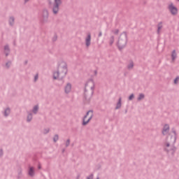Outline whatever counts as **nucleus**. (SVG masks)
Returning <instances> with one entry per match:
<instances>
[{
  "instance_id": "21",
  "label": "nucleus",
  "mask_w": 179,
  "mask_h": 179,
  "mask_svg": "<svg viewBox=\"0 0 179 179\" xmlns=\"http://www.w3.org/2000/svg\"><path fill=\"white\" fill-rule=\"evenodd\" d=\"M145 96L144 93H140L138 94L137 100H138V101L143 100V99H145Z\"/></svg>"
},
{
  "instance_id": "18",
  "label": "nucleus",
  "mask_w": 179,
  "mask_h": 179,
  "mask_svg": "<svg viewBox=\"0 0 179 179\" xmlns=\"http://www.w3.org/2000/svg\"><path fill=\"white\" fill-rule=\"evenodd\" d=\"M31 120H33V114H32V113H28V115H27V122H30V121H31Z\"/></svg>"
},
{
  "instance_id": "10",
  "label": "nucleus",
  "mask_w": 179,
  "mask_h": 179,
  "mask_svg": "<svg viewBox=\"0 0 179 179\" xmlns=\"http://www.w3.org/2000/svg\"><path fill=\"white\" fill-rule=\"evenodd\" d=\"M71 89L72 85L71 83H70V82H69L68 83H66L64 87V92L66 93V94H68L69 93H70V92H71Z\"/></svg>"
},
{
  "instance_id": "29",
  "label": "nucleus",
  "mask_w": 179,
  "mask_h": 179,
  "mask_svg": "<svg viewBox=\"0 0 179 179\" xmlns=\"http://www.w3.org/2000/svg\"><path fill=\"white\" fill-rule=\"evenodd\" d=\"M70 143H71V139H70V138H68V139L66 140V148H67L68 146H69Z\"/></svg>"
},
{
  "instance_id": "45",
  "label": "nucleus",
  "mask_w": 179,
  "mask_h": 179,
  "mask_svg": "<svg viewBox=\"0 0 179 179\" xmlns=\"http://www.w3.org/2000/svg\"><path fill=\"white\" fill-rule=\"evenodd\" d=\"M127 111H128V110H125V113H127Z\"/></svg>"
},
{
  "instance_id": "6",
  "label": "nucleus",
  "mask_w": 179,
  "mask_h": 179,
  "mask_svg": "<svg viewBox=\"0 0 179 179\" xmlns=\"http://www.w3.org/2000/svg\"><path fill=\"white\" fill-rule=\"evenodd\" d=\"M49 22V13L48 9H43L42 11V19L41 23H48Z\"/></svg>"
},
{
  "instance_id": "4",
  "label": "nucleus",
  "mask_w": 179,
  "mask_h": 179,
  "mask_svg": "<svg viewBox=\"0 0 179 179\" xmlns=\"http://www.w3.org/2000/svg\"><path fill=\"white\" fill-rule=\"evenodd\" d=\"M89 81L92 83V86H91L92 92L90 94H88L87 90L85 87V93H84V99L85 100L86 103H90L91 99L94 93V89H95V83L94 79H90Z\"/></svg>"
},
{
  "instance_id": "24",
  "label": "nucleus",
  "mask_w": 179,
  "mask_h": 179,
  "mask_svg": "<svg viewBox=\"0 0 179 179\" xmlns=\"http://www.w3.org/2000/svg\"><path fill=\"white\" fill-rule=\"evenodd\" d=\"M162 22H160V23H159V24H158V27H157V34H160V30L163 27V26H162Z\"/></svg>"
},
{
  "instance_id": "22",
  "label": "nucleus",
  "mask_w": 179,
  "mask_h": 179,
  "mask_svg": "<svg viewBox=\"0 0 179 179\" xmlns=\"http://www.w3.org/2000/svg\"><path fill=\"white\" fill-rule=\"evenodd\" d=\"M114 41H115V37H114V36H111L109 40V45H113Z\"/></svg>"
},
{
  "instance_id": "37",
  "label": "nucleus",
  "mask_w": 179,
  "mask_h": 179,
  "mask_svg": "<svg viewBox=\"0 0 179 179\" xmlns=\"http://www.w3.org/2000/svg\"><path fill=\"white\" fill-rule=\"evenodd\" d=\"M10 52H4L6 57H8Z\"/></svg>"
},
{
  "instance_id": "25",
  "label": "nucleus",
  "mask_w": 179,
  "mask_h": 179,
  "mask_svg": "<svg viewBox=\"0 0 179 179\" xmlns=\"http://www.w3.org/2000/svg\"><path fill=\"white\" fill-rule=\"evenodd\" d=\"M4 52H10V48L8 44H6V45H4Z\"/></svg>"
},
{
  "instance_id": "48",
  "label": "nucleus",
  "mask_w": 179,
  "mask_h": 179,
  "mask_svg": "<svg viewBox=\"0 0 179 179\" xmlns=\"http://www.w3.org/2000/svg\"><path fill=\"white\" fill-rule=\"evenodd\" d=\"M96 179H99V178H96Z\"/></svg>"
},
{
  "instance_id": "12",
  "label": "nucleus",
  "mask_w": 179,
  "mask_h": 179,
  "mask_svg": "<svg viewBox=\"0 0 179 179\" xmlns=\"http://www.w3.org/2000/svg\"><path fill=\"white\" fill-rule=\"evenodd\" d=\"M170 131V125L169 124H165L164 125L163 129H162V134L163 135H166V134L169 133Z\"/></svg>"
},
{
  "instance_id": "13",
  "label": "nucleus",
  "mask_w": 179,
  "mask_h": 179,
  "mask_svg": "<svg viewBox=\"0 0 179 179\" xmlns=\"http://www.w3.org/2000/svg\"><path fill=\"white\" fill-rule=\"evenodd\" d=\"M91 38H92L91 33H88L85 39L87 47H90V45H91Z\"/></svg>"
},
{
  "instance_id": "8",
  "label": "nucleus",
  "mask_w": 179,
  "mask_h": 179,
  "mask_svg": "<svg viewBox=\"0 0 179 179\" xmlns=\"http://www.w3.org/2000/svg\"><path fill=\"white\" fill-rule=\"evenodd\" d=\"M17 178L21 179L23 177V169L20 166H19L17 169Z\"/></svg>"
},
{
  "instance_id": "33",
  "label": "nucleus",
  "mask_w": 179,
  "mask_h": 179,
  "mask_svg": "<svg viewBox=\"0 0 179 179\" xmlns=\"http://www.w3.org/2000/svg\"><path fill=\"white\" fill-rule=\"evenodd\" d=\"M38 79V73H36L34 76V82H36V80Z\"/></svg>"
},
{
  "instance_id": "26",
  "label": "nucleus",
  "mask_w": 179,
  "mask_h": 179,
  "mask_svg": "<svg viewBox=\"0 0 179 179\" xmlns=\"http://www.w3.org/2000/svg\"><path fill=\"white\" fill-rule=\"evenodd\" d=\"M90 113V110H88V111H87L85 115H84V117H83V121H85V119L87 118V117L89 115Z\"/></svg>"
},
{
  "instance_id": "2",
  "label": "nucleus",
  "mask_w": 179,
  "mask_h": 179,
  "mask_svg": "<svg viewBox=\"0 0 179 179\" xmlns=\"http://www.w3.org/2000/svg\"><path fill=\"white\" fill-rule=\"evenodd\" d=\"M172 132L174 134V136L171 135V138H173V141L171 145L170 142H164V150L166 153H171L172 156H175L176 152L177 150V146H176V142L177 141V132L175 128H172ZM171 146V148H170Z\"/></svg>"
},
{
  "instance_id": "1",
  "label": "nucleus",
  "mask_w": 179,
  "mask_h": 179,
  "mask_svg": "<svg viewBox=\"0 0 179 179\" xmlns=\"http://www.w3.org/2000/svg\"><path fill=\"white\" fill-rule=\"evenodd\" d=\"M68 73V65L64 61L58 65V69L57 72L53 73V79H59V80H62V83H64V78L66 76Z\"/></svg>"
},
{
  "instance_id": "32",
  "label": "nucleus",
  "mask_w": 179,
  "mask_h": 179,
  "mask_svg": "<svg viewBox=\"0 0 179 179\" xmlns=\"http://www.w3.org/2000/svg\"><path fill=\"white\" fill-rule=\"evenodd\" d=\"M48 132H50V128H45L44 134H48Z\"/></svg>"
},
{
  "instance_id": "9",
  "label": "nucleus",
  "mask_w": 179,
  "mask_h": 179,
  "mask_svg": "<svg viewBox=\"0 0 179 179\" xmlns=\"http://www.w3.org/2000/svg\"><path fill=\"white\" fill-rule=\"evenodd\" d=\"M15 24V16H9L8 17V24L10 27H14Z\"/></svg>"
},
{
  "instance_id": "34",
  "label": "nucleus",
  "mask_w": 179,
  "mask_h": 179,
  "mask_svg": "<svg viewBox=\"0 0 179 179\" xmlns=\"http://www.w3.org/2000/svg\"><path fill=\"white\" fill-rule=\"evenodd\" d=\"M178 79H179V76H177V78H176L174 79V83H178Z\"/></svg>"
},
{
  "instance_id": "42",
  "label": "nucleus",
  "mask_w": 179,
  "mask_h": 179,
  "mask_svg": "<svg viewBox=\"0 0 179 179\" xmlns=\"http://www.w3.org/2000/svg\"><path fill=\"white\" fill-rule=\"evenodd\" d=\"M38 169H41V164H38Z\"/></svg>"
},
{
  "instance_id": "36",
  "label": "nucleus",
  "mask_w": 179,
  "mask_h": 179,
  "mask_svg": "<svg viewBox=\"0 0 179 179\" xmlns=\"http://www.w3.org/2000/svg\"><path fill=\"white\" fill-rule=\"evenodd\" d=\"M3 149H0V156H3Z\"/></svg>"
},
{
  "instance_id": "49",
  "label": "nucleus",
  "mask_w": 179,
  "mask_h": 179,
  "mask_svg": "<svg viewBox=\"0 0 179 179\" xmlns=\"http://www.w3.org/2000/svg\"><path fill=\"white\" fill-rule=\"evenodd\" d=\"M178 1H179V0H178Z\"/></svg>"
},
{
  "instance_id": "15",
  "label": "nucleus",
  "mask_w": 179,
  "mask_h": 179,
  "mask_svg": "<svg viewBox=\"0 0 179 179\" xmlns=\"http://www.w3.org/2000/svg\"><path fill=\"white\" fill-rule=\"evenodd\" d=\"M34 173H35L34 172V167L33 166H31L29 169V171H28L29 176H31V177H34Z\"/></svg>"
},
{
  "instance_id": "43",
  "label": "nucleus",
  "mask_w": 179,
  "mask_h": 179,
  "mask_svg": "<svg viewBox=\"0 0 179 179\" xmlns=\"http://www.w3.org/2000/svg\"><path fill=\"white\" fill-rule=\"evenodd\" d=\"M66 149L65 148H63L62 149V152L64 153L65 152Z\"/></svg>"
},
{
  "instance_id": "19",
  "label": "nucleus",
  "mask_w": 179,
  "mask_h": 179,
  "mask_svg": "<svg viewBox=\"0 0 179 179\" xmlns=\"http://www.w3.org/2000/svg\"><path fill=\"white\" fill-rule=\"evenodd\" d=\"M171 58H172L173 61H175L176 58H177V52H176V50H173L172 51Z\"/></svg>"
},
{
  "instance_id": "23",
  "label": "nucleus",
  "mask_w": 179,
  "mask_h": 179,
  "mask_svg": "<svg viewBox=\"0 0 179 179\" xmlns=\"http://www.w3.org/2000/svg\"><path fill=\"white\" fill-rule=\"evenodd\" d=\"M11 65H12V61H8L6 63V68H7V69H9V68H10Z\"/></svg>"
},
{
  "instance_id": "38",
  "label": "nucleus",
  "mask_w": 179,
  "mask_h": 179,
  "mask_svg": "<svg viewBox=\"0 0 179 179\" xmlns=\"http://www.w3.org/2000/svg\"><path fill=\"white\" fill-rule=\"evenodd\" d=\"M102 34H103L102 31H99L98 34V37H101Z\"/></svg>"
},
{
  "instance_id": "46",
  "label": "nucleus",
  "mask_w": 179,
  "mask_h": 179,
  "mask_svg": "<svg viewBox=\"0 0 179 179\" xmlns=\"http://www.w3.org/2000/svg\"><path fill=\"white\" fill-rule=\"evenodd\" d=\"M49 3H50V4H51V3H52V2H51V1H50V2H49Z\"/></svg>"
},
{
  "instance_id": "16",
  "label": "nucleus",
  "mask_w": 179,
  "mask_h": 179,
  "mask_svg": "<svg viewBox=\"0 0 179 179\" xmlns=\"http://www.w3.org/2000/svg\"><path fill=\"white\" fill-rule=\"evenodd\" d=\"M10 107H7L5 110H4V113L3 115L5 117H8V115L10 114Z\"/></svg>"
},
{
  "instance_id": "35",
  "label": "nucleus",
  "mask_w": 179,
  "mask_h": 179,
  "mask_svg": "<svg viewBox=\"0 0 179 179\" xmlns=\"http://www.w3.org/2000/svg\"><path fill=\"white\" fill-rule=\"evenodd\" d=\"M119 30H118V29H116L115 30V31H113V33L115 34H118V33H119Z\"/></svg>"
},
{
  "instance_id": "47",
  "label": "nucleus",
  "mask_w": 179,
  "mask_h": 179,
  "mask_svg": "<svg viewBox=\"0 0 179 179\" xmlns=\"http://www.w3.org/2000/svg\"><path fill=\"white\" fill-rule=\"evenodd\" d=\"M87 86V83L85 84V87Z\"/></svg>"
},
{
  "instance_id": "17",
  "label": "nucleus",
  "mask_w": 179,
  "mask_h": 179,
  "mask_svg": "<svg viewBox=\"0 0 179 179\" xmlns=\"http://www.w3.org/2000/svg\"><path fill=\"white\" fill-rule=\"evenodd\" d=\"M134 66V61L132 60L129 61V64H128L127 65V69H129V70L133 69Z\"/></svg>"
},
{
  "instance_id": "11",
  "label": "nucleus",
  "mask_w": 179,
  "mask_h": 179,
  "mask_svg": "<svg viewBox=\"0 0 179 179\" xmlns=\"http://www.w3.org/2000/svg\"><path fill=\"white\" fill-rule=\"evenodd\" d=\"M90 113H91L90 115V117L88 118V120H87V121H83V125H87L91 121L92 118H93L94 117L93 110H90Z\"/></svg>"
},
{
  "instance_id": "31",
  "label": "nucleus",
  "mask_w": 179,
  "mask_h": 179,
  "mask_svg": "<svg viewBox=\"0 0 179 179\" xmlns=\"http://www.w3.org/2000/svg\"><path fill=\"white\" fill-rule=\"evenodd\" d=\"M57 34H55L54 36L52 37V41H57Z\"/></svg>"
},
{
  "instance_id": "44",
  "label": "nucleus",
  "mask_w": 179,
  "mask_h": 179,
  "mask_svg": "<svg viewBox=\"0 0 179 179\" xmlns=\"http://www.w3.org/2000/svg\"><path fill=\"white\" fill-rule=\"evenodd\" d=\"M27 2H29V0H24L25 3H27Z\"/></svg>"
},
{
  "instance_id": "39",
  "label": "nucleus",
  "mask_w": 179,
  "mask_h": 179,
  "mask_svg": "<svg viewBox=\"0 0 179 179\" xmlns=\"http://www.w3.org/2000/svg\"><path fill=\"white\" fill-rule=\"evenodd\" d=\"M28 62H29L28 60L26 59V61H24V65H27Z\"/></svg>"
},
{
  "instance_id": "41",
  "label": "nucleus",
  "mask_w": 179,
  "mask_h": 179,
  "mask_svg": "<svg viewBox=\"0 0 179 179\" xmlns=\"http://www.w3.org/2000/svg\"><path fill=\"white\" fill-rule=\"evenodd\" d=\"M80 175H78L76 179H80Z\"/></svg>"
},
{
  "instance_id": "3",
  "label": "nucleus",
  "mask_w": 179,
  "mask_h": 179,
  "mask_svg": "<svg viewBox=\"0 0 179 179\" xmlns=\"http://www.w3.org/2000/svg\"><path fill=\"white\" fill-rule=\"evenodd\" d=\"M128 43V36L127 31H123L120 35L118 38V41L117 43V48L120 51H122L124 48L127 47V44Z\"/></svg>"
},
{
  "instance_id": "40",
  "label": "nucleus",
  "mask_w": 179,
  "mask_h": 179,
  "mask_svg": "<svg viewBox=\"0 0 179 179\" xmlns=\"http://www.w3.org/2000/svg\"><path fill=\"white\" fill-rule=\"evenodd\" d=\"M98 73V71L96 70L94 71V75L96 76Z\"/></svg>"
},
{
  "instance_id": "30",
  "label": "nucleus",
  "mask_w": 179,
  "mask_h": 179,
  "mask_svg": "<svg viewBox=\"0 0 179 179\" xmlns=\"http://www.w3.org/2000/svg\"><path fill=\"white\" fill-rule=\"evenodd\" d=\"M86 179H94V173H91V175L87 176Z\"/></svg>"
},
{
  "instance_id": "20",
  "label": "nucleus",
  "mask_w": 179,
  "mask_h": 179,
  "mask_svg": "<svg viewBox=\"0 0 179 179\" xmlns=\"http://www.w3.org/2000/svg\"><path fill=\"white\" fill-rule=\"evenodd\" d=\"M38 104H36V106H34L32 112L34 113V114H37L38 111Z\"/></svg>"
},
{
  "instance_id": "5",
  "label": "nucleus",
  "mask_w": 179,
  "mask_h": 179,
  "mask_svg": "<svg viewBox=\"0 0 179 179\" xmlns=\"http://www.w3.org/2000/svg\"><path fill=\"white\" fill-rule=\"evenodd\" d=\"M62 0H55L53 6H52V13H54V15H57V13H59V6L60 5H62Z\"/></svg>"
},
{
  "instance_id": "28",
  "label": "nucleus",
  "mask_w": 179,
  "mask_h": 179,
  "mask_svg": "<svg viewBox=\"0 0 179 179\" xmlns=\"http://www.w3.org/2000/svg\"><path fill=\"white\" fill-rule=\"evenodd\" d=\"M135 95L134 94V93H131V94H130L128 97V100H133V99H134Z\"/></svg>"
},
{
  "instance_id": "27",
  "label": "nucleus",
  "mask_w": 179,
  "mask_h": 179,
  "mask_svg": "<svg viewBox=\"0 0 179 179\" xmlns=\"http://www.w3.org/2000/svg\"><path fill=\"white\" fill-rule=\"evenodd\" d=\"M58 139H59V135H58V134H55V135L53 138L54 142H57L58 141Z\"/></svg>"
},
{
  "instance_id": "7",
  "label": "nucleus",
  "mask_w": 179,
  "mask_h": 179,
  "mask_svg": "<svg viewBox=\"0 0 179 179\" xmlns=\"http://www.w3.org/2000/svg\"><path fill=\"white\" fill-rule=\"evenodd\" d=\"M168 9L170 10L171 15H176L178 13V9L173 5V3H170L168 6Z\"/></svg>"
},
{
  "instance_id": "14",
  "label": "nucleus",
  "mask_w": 179,
  "mask_h": 179,
  "mask_svg": "<svg viewBox=\"0 0 179 179\" xmlns=\"http://www.w3.org/2000/svg\"><path fill=\"white\" fill-rule=\"evenodd\" d=\"M122 107V97H119L118 101L117 102L115 110H118L119 108H121Z\"/></svg>"
}]
</instances>
